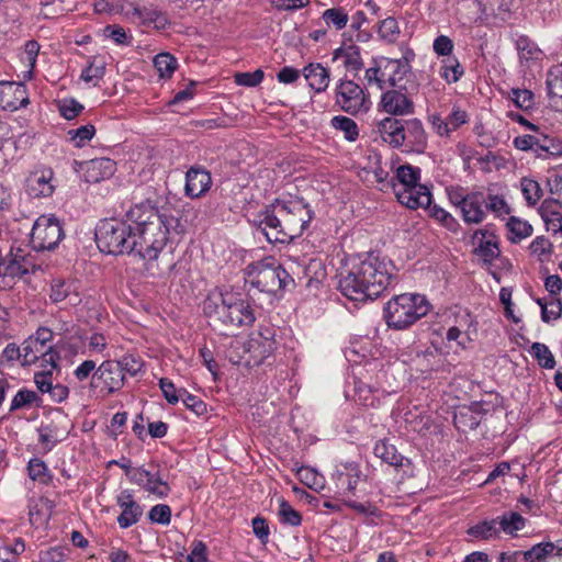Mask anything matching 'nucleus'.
<instances>
[{"mask_svg": "<svg viewBox=\"0 0 562 562\" xmlns=\"http://www.w3.org/2000/svg\"><path fill=\"white\" fill-rule=\"evenodd\" d=\"M211 186V173L202 166H192L186 172V196L190 199H200L209 192Z\"/></svg>", "mask_w": 562, "mask_h": 562, "instance_id": "obj_17", "label": "nucleus"}, {"mask_svg": "<svg viewBox=\"0 0 562 562\" xmlns=\"http://www.w3.org/2000/svg\"><path fill=\"white\" fill-rule=\"evenodd\" d=\"M180 400L187 408L192 411L198 416H202L207 412L206 404L198 396L190 394L186 389H179Z\"/></svg>", "mask_w": 562, "mask_h": 562, "instance_id": "obj_53", "label": "nucleus"}, {"mask_svg": "<svg viewBox=\"0 0 562 562\" xmlns=\"http://www.w3.org/2000/svg\"><path fill=\"white\" fill-rule=\"evenodd\" d=\"M125 384V375L121 373L115 360L103 361L94 371L91 379V387H100L106 395L116 393Z\"/></svg>", "mask_w": 562, "mask_h": 562, "instance_id": "obj_12", "label": "nucleus"}, {"mask_svg": "<svg viewBox=\"0 0 562 562\" xmlns=\"http://www.w3.org/2000/svg\"><path fill=\"white\" fill-rule=\"evenodd\" d=\"M126 217L134 224V255L147 261V270L151 276H158L154 271V261L158 259L171 235L183 233L179 217L169 206L157 207L149 200L132 206Z\"/></svg>", "mask_w": 562, "mask_h": 562, "instance_id": "obj_1", "label": "nucleus"}, {"mask_svg": "<svg viewBox=\"0 0 562 562\" xmlns=\"http://www.w3.org/2000/svg\"><path fill=\"white\" fill-rule=\"evenodd\" d=\"M415 85L411 81L409 87L391 88L381 95L380 106L387 114L393 116H403L414 113V101L412 99L411 89Z\"/></svg>", "mask_w": 562, "mask_h": 562, "instance_id": "obj_10", "label": "nucleus"}, {"mask_svg": "<svg viewBox=\"0 0 562 562\" xmlns=\"http://www.w3.org/2000/svg\"><path fill=\"white\" fill-rule=\"evenodd\" d=\"M265 74L261 69H256L252 72H236L234 80L238 86L254 88L263 80Z\"/></svg>", "mask_w": 562, "mask_h": 562, "instance_id": "obj_57", "label": "nucleus"}, {"mask_svg": "<svg viewBox=\"0 0 562 562\" xmlns=\"http://www.w3.org/2000/svg\"><path fill=\"white\" fill-rule=\"evenodd\" d=\"M54 172L50 168H41L32 171L25 181V191L31 198H46L53 194L52 183Z\"/></svg>", "mask_w": 562, "mask_h": 562, "instance_id": "obj_20", "label": "nucleus"}, {"mask_svg": "<svg viewBox=\"0 0 562 562\" xmlns=\"http://www.w3.org/2000/svg\"><path fill=\"white\" fill-rule=\"evenodd\" d=\"M154 66L161 78H170L177 68V59L169 53H160L155 56Z\"/></svg>", "mask_w": 562, "mask_h": 562, "instance_id": "obj_44", "label": "nucleus"}, {"mask_svg": "<svg viewBox=\"0 0 562 562\" xmlns=\"http://www.w3.org/2000/svg\"><path fill=\"white\" fill-rule=\"evenodd\" d=\"M364 79L368 86H375L384 90V71L382 70V57L373 58L371 66L366 69Z\"/></svg>", "mask_w": 562, "mask_h": 562, "instance_id": "obj_42", "label": "nucleus"}, {"mask_svg": "<svg viewBox=\"0 0 562 562\" xmlns=\"http://www.w3.org/2000/svg\"><path fill=\"white\" fill-rule=\"evenodd\" d=\"M203 310L210 325L224 334L226 328L249 326L256 319L250 303L236 293L222 294L220 304L206 300Z\"/></svg>", "mask_w": 562, "mask_h": 562, "instance_id": "obj_5", "label": "nucleus"}, {"mask_svg": "<svg viewBox=\"0 0 562 562\" xmlns=\"http://www.w3.org/2000/svg\"><path fill=\"white\" fill-rule=\"evenodd\" d=\"M499 528L497 527L496 518L491 520H483L468 529V535L479 540H488L497 537Z\"/></svg>", "mask_w": 562, "mask_h": 562, "instance_id": "obj_34", "label": "nucleus"}, {"mask_svg": "<svg viewBox=\"0 0 562 562\" xmlns=\"http://www.w3.org/2000/svg\"><path fill=\"white\" fill-rule=\"evenodd\" d=\"M95 134V127L92 124L82 125L78 128L69 130L67 135L76 147H83Z\"/></svg>", "mask_w": 562, "mask_h": 562, "instance_id": "obj_49", "label": "nucleus"}, {"mask_svg": "<svg viewBox=\"0 0 562 562\" xmlns=\"http://www.w3.org/2000/svg\"><path fill=\"white\" fill-rule=\"evenodd\" d=\"M303 75L315 92L325 91L329 85V70L319 63L304 67Z\"/></svg>", "mask_w": 562, "mask_h": 562, "instance_id": "obj_28", "label": "nucleus"}, {"mask_svg": "<svg viewBox=\"0 0 562 562\" xmlns=\"http://www.w3.org/2000/svg\"><path fill=\"white\" fill-rule=\"evenodd\" d=\"M258 228L269 243H286L308 227L313 212L302 199L276 200L258 214Z\"/></svg>", "mask_w": 562, "mask_h": 562, "instance_id": "obj_3", "label": "nucleus"}, {"mask_svg": "<svg viewBox=\"0 0 562 562\" xmlns=\"http://www.w3.org/2000/svg\"><path fill=\"white\" fill-rule=\"evenodd\" d=\"M529 249L532 255L537 256L539 260L542 261L543 256L551 255L552 244L547 237L538 236L531 241Z\"/></svg>", "mask_w": 562, "mask_h": 562, "instance_id": "obj_61", "label": "nucleus"}, {"mask_svg": "<svg viewBox=\"0 0 562 562\" xmlns=\"http://www.w3.org/2000/svg\"><path fill=\"white\" fill-rule=\"evenodd\" d=\"M547 87L551 97L562 99V63L550 69L547 77Z\"/></svg>", "mask_w": 562, "mask_h": 562, "instance_id": "obj_50", "label": "nucleus"}, {"mask_svg": "<svg viewBox=\"0 0 562 562\" xmlns=\"http://www.w3.org/2000/svg\"><path fill=\"white\" fill-rule=\"evenodd\" d=\"M393 191L401 204L413 210L418 207H427L431 201L429 189L420 183L411 186L405 189H397V186H393Z\"/></svg>", "mask_w": 562, "mask_h": 562, "instance_id": "obj_21", "label": "nucleus"}, {"mask_svg": "<svg viewBox=\"0 0 562 562\" xmlns=\"http://www.w3.org/2000/svg\"><path fill=\"white\" fill-rule=\"evenodd\" d=\"M128 7L130 9L124 12L125 15L131 19H137L139 23L145 26H153L156 30H165L169 24L166 12L153 4L139 7L131 3Z\"/></svg>", "mask_w": 562, "mask_h": 562, "instance_id": "obj_18", "label": "nucleus"}, {"mask_svg": "<svg viewBox=\"0 0 562 562\" xmlns=\"http://www.w3.org/2000/svg\"><path fill=\"white\" fill-rule=\"evenodd\" d=\"M374 454L385 463L395 468L404 464L405 458L397 452L394 445L387 440H379L374 446Z\"/></svg>", "mask_w": 562, "mask_h": 562, "instance_id": "obj_29", "label": "nucleus"}, {"mask_svg": "<svg viewBox=\"0 0 562 562\" xmlns=\"http://www.w3.org/2000/svg\"><path fill=\"white\" fill-rule=\"evenodd\" d=\"M0 267L4 281H7L8 278L13 279L15 277L23 276V266L20 263L18 252L10 254L4 259H2L0 261Z\"/></svg>", "mask_w": 562, "mask_h": 562, "instance_id": "obj_46", "label": "nucleus"}, {"mask_svg": "<svg viewBox=\"0 0 562 562\" xmlns=\"http://www.w3.org/2000/svg\"><path fill=\"white\" fill-rule=\"evenodd\" d=\"M38 400L40 397L36 392L27 389H21L13 396L9 411L13 413L22 408H29Z\"/></svg>", "mask_w": 562, "mask_h": 562, "instance_id": "obj_43", "label": "nucleus"}, {"mask_svg": "<svg viewBox=\"0 0 562 562\" xmlns=\"http://www.w3.org/2000/svg\"><path fill=\"white\" fill-rule=\"evenodd\" d=\"M22 349H23V361H22L23 367L32 366L35 362H37L45 351V347H43L42 345L36 342V340H34L31 337H27L22 342Z\"/></svg>", "mask_w": 562, "mask_h": 562, "instance_id": "obj_39", "label": "nucleus"}, {"mask_svg": "<svg viewBox=\"0 0 562 562\" xmlns=\"http://www.w3.org/2000/svg\"><path fill=\"white\" fill-rule=\"evenodd\" d=\"M525 562H562V539L557 543L539 542L524 553Z\"/></svg>", "mask_w": 562, "mask_h": 562, "instance_id": "obj_23", "label": "nucleus"}, {"mask_svg": "<svg viewBox=\"0 0 562 562\" xmlns=\"http://www.w3.org/2000/svg\"><path fill=\"white\" fill-rule=\"evenodd\" d=\"M322 20L326 26L334 27L339 31L347 25L349 16L344 8L337 7L325 10L322 14Z\"/></svg>", "mask_w": 562, "mask_h": 562, "instance_id": "obj_36", "label": "nucleus"}, {"mask_svg": "<svg viewBox=\"0 0 562 562\" xmlns=\"http://www.w3.org/2000/svg\"><path fill=\"white\" fill-rule=\"evenodd\" d=\"M331 126L338 131H341L345 135V138L349 142L356 140L359 135L357 123L347 116L338 115L333 117Z\"/></svg>", "mask_w": 562, "mask_h": 562, "instance_id": "obj_45", "label": "nucleus"}, {"mask_svg": "<svg viewBox=\"0 0 562 562\" xmlns=\"http://www.w3.org/2000/svg\"><path fill=\"white\" fill-rule=\"evenodd\" d=\"M95 241L109 255L134 254L133 227L115 218L103 220L97 227Z\"/></svg>", "mask_w": 562, "mask_h": 562, "instance_id": "obj_8", "label": "nucleus"}, {"mask_svg": "<svg viewBox=\"0 0 562 562\" xmlns=\"http://www.w3.org/2000/svg\"><path fill=\"white\" fill-rule=\"evenodd\" d=\"M116 503L121 507L122 513L117 517V524L121 528L126 529L138 522L143 515L142 506L134 499V495L130 490L122 491Z\"/></svg>", "mask_w": 562, "mask_h": 562, "instance_id": "obj_22", "label": "nucleus"}, {"mask_svg": "<svg viewBox=\"0 0 562 562\" xmlns=\"http://www.w3.org/2000/svg\"><path fill=\"white\" fill-rule=\"evenodd\" d=\"M115 362L119 364L120 371L124 375L128 374L131 376H135L143 369L142 359L137 358L133 355H125L120 360H117Z\"/></svg>", "mask_w": 562, "mask_h": 562, "instance_id": "obj_51", "label": "nucleus"}, {"mask_svg": "<svg viewBox=\"0 0 562 562\" xmlns=\"http://www.w3.org/2000/svg\"><path fill=\"white\" fill-rule=\"evenodd\" d=\"M27 471L33 481L44 485L50 484L53 476L43 460L38 458L31 459L27 464Z\"/></svg>", "mask_w": 562, "mask_h": 562, "instance_id": "obj_37", "label": "nucleus"}, {"mask_svg": "<svg viewBox=\"0 0 562 562\" xmlns=\"http://www.w3.org/2000/svg\"><path fill=\"white\" fill-rule=\"evenodd\" d=\"M71 284L64 280H54L50 288V300L61 302L70 295Z\"/></svg>", "mask_w": 562, "mask_h": 562, "instance_id": "obj_62", "label": "nucleus"}, {"mask_svg": "<svg viewBox=\"0 0 562 562\" xmlns=\"http://www.w3.org/2000/svg\"><path fill=\"white\" fill-rule=\"evenodd\" d=\"M336 485L341 491L353 492L359 482V472L351 469L349 472H338Z\"/></svg>", "mask_w": 562, "mask_h": 562, "instance_id": "obj_54", "label": "nucleus"}, {"mask_svg": "<svg viewBox=\"0 0 562 562\" xmlns=\"http://www.w3.org/2000/svg\"><path fill=\"white\" fill-rule=\"evenodd\" d=\"M70 553V549L66 546H57L48 548L40 552L41 562H65Z\"/></svg>", "mask_w": 562, "mask_h": 562, "instance_id": "obj_52", "label": "nucleus"}, {"mask_svg": "<svg viewBox=\"0 0 562 562\" xmlns=\"http://www.w3.org/2000/svg\"><path fill=\"white\" fill-rule=\"evenodd\" d=\"M474 254L491 265L501 254L496 235L487 228L477 229L472 236Z\"/></svg>", "mask_w": 562, "mask_h": 562, "instance_id": "obj_19", "label": "nucleus"}, {"mask_svg": "<svg viewBox=\"0 0 562 562\" xmlns=\"http://www.w3.org/2000/svg\"><path fill=\"white\" fill-rule=\"evenodd\" d=\"M507 228L509 231L508 239L512 243H518L532 234V226L527 221L515 216L509 217Z\"/></svg>", "mask_w": 562, "mask_h": 562, "instance_id": "obj_35", "label": "nucleus"}, {"mask_svg": "<svg viewBox=\"0 0 562 562\" xmlns=\"http://www.w3.org/2000/svg\"><path fill=\"white\" fill-rule=\"evenodd\" d=\"M24 550L25 544L21 538H16L13 544L0 542V562H18Z\"/></svg>", "mask_w": 562, "mask_h": 562, "instance_id": "obj_47", "label": "nucleus"}, {"mask_svg": "<svg viewBox=\"0 0 562 562\" xmlns=\"http://www.w3.org/2000/svg\"><path fill=\"white\" fill-rule=\"evenodd\" d=\"M520 187L527 205L535 206L542 198V189L536 180L525 177L520 180Z\"/></svg>", "mask_w": 562, "mask_h": 562, "instance_id": "obj_41", "label": "nucleus"}, {"mask_svg": "<svg viewBox=\"0 0 562 562\" xmlns=\"http://www.w3.org/2000/svg\"><path fill=\"white\" fill-rule=\"evenodd\" d=\"M562 314V303L559 299H552L549 306H542L541 319L549 323L552 319H558Z\"/></svg>", "mask_w": 562, "mask_h": 562, "instance_id": "obj_64", "label": "nucleus"}, {"mask_svg": "<svg viewBox=\"0 0 562 562\" xmlns=\"http://www.w3.org/2000/svg\"><path fill=\"white\" fill-rule=\"evenodd\" d=\"M430 304L424 295L404 293L391 299L384 307V318L389 327L402 330L426 316Z\"/></svg>", "mask_w": 562, "mask_h": 562, "instance_id": "obj_6", "label": "nucleus"}, {"mask_svg": "<svg viewBox=\"0 0 562 562\" xmlns=\"http://www.w3.org/2000/svg\"><path fill=\"white\" fill-rule=\"evenodd\" d=\"M64 238V229L55 217L41 216L31 232V244L37 251L54 250Z\"/></svg>", "mask_w": 562, "mask_h": 562, "instance_id": "obj_9", "label": "nucleus"}, {"mask_svg": "<svg viewBox=\"0 0 562 562\" xmlns=\"http://www.w3.org/2000/svg\"><path fill=\"white\" fill-rule=\"evenodd\" d=\"M486 199L483 192H470V198L460 209L462 220L467 224H481L486 218L485 204Z\"/></svg>", "mask_w": 562, "mask_h": 562, "instance_id": "obj_25", "label": "nucleus"}, {"mask_svg": "<svg viewBox=\"0 0 562 562\" xmlns=\"http://www.w3.org/2000/svg\"><path fill=\"white\" fill-rule=\"evenodd\" d=\"M336 104L350 114H357L361 111L368 110L367 99L363 89L352 80H344L337 85L336 89Z\"/></svg>", "mask_w": 562, "mask_h": 562, "instance_id": "obj_11", "label": "nucleus"}, {"mask_svg": "<svg viewBox=\"0 0 562 562\" xmlns=\"http://www.w3.org/2000/svg\"><path fill=\"white\" fill-rule=\"evenodd\" d=\"M276 349L274 330L266 327L250 335L245 350L249 353L248 363L261 364Z\"/></svg>", "mask_w": 562, "mask_h": 562, "instance_id": "obj_13", "label": "nucleus"}, {"mask_svg": "<svg viewBox=\"0 0 562 562\" xmlns=\"http://www.w3.org/2000/svg\"><path fill=\"white\" fill-rule=\"evenodd\" d=\"M148 518L151 522L167 526L171 521V508L166 504L155 505L149 510Z\"/></svg>", "mask_w": 562, "mask_h": 562, "instance_id": "obj_58", "label": "nucleus"}, {"mask_svg": "<svg viewBox=\"0 0 562 562\" xmlns=\"http://www.w3.org/2000/svg\"><path fill=\"white\" fill-rule=\"evenodd\" d=\"M510 99L517 108L522 110L531 109L533 105V93L527 89H513Z\"/></svg>", "mask_w": 562, "mask_h": 562, "instance_id": "obj_60", "label": "nucleus"}, {"mask_svg": "<svg viewBox=\"0 0 562 562\" xmlns=\"http://www.w3.org/2000/svg\"><path fill=\"white\" fill-rule=\"evenodd\" d=\"M127 476L132 483L139 485L158 498H166L170 493V486L162 480L158 471L134 468V470L127 472Z\"/></svg>", "mask_w": 562, "mask_h": 562, "instance_id": "obj_14", "label": "nucleus"}, {"mask_svg": "<svg viewBox=\"0 0 562 562\" xmlns=\"http://www.w3.org/2000/svg\"><path fill=\"white\" fill-rule=\"evenodd\" d=\"M485 199V211H491L498 216L503 214H509L510 207L503 196L497 194H488Z\"/></svg>", "mask_w": 562, "mask_h": 562, "instance_id": "obj_59", "label": "nucleus"}, {"mask_svg": "<svg viewBox=\"0 0 562 562\" xmlns=\"http://www.w3.org/2000/svg\"><path fill=\"white\" fill-rule=\"evenodd\" d=\"M376 32L381 41L394 44L400 37L401 29L394 16H387L378 23Z\"/></svg>", "mask_w": 562, "mask_h": 562, "instance_id": "obj_31", "label": "nucleus"}, {"mask_svg": "<svg viewBox=\"0 0 562 562\" xmlns=\"http://www.w3.org/2000/svg\"><path fill=\"white\" fill-rule=\"evenodd\" d=\"M29 104L26 86L22 82H0V108L5 111H15Z\"/></svg>", "mask_w": 562, "mask_h": 562, "instance_id": "obj_16", "label": "nucleus"}, {"mask_svg": "<svg viewBox=\"0 0 562 562\" xmlns=\"http://www.w3.org/2000/svg\"><path fill=\"white\" fill-rule=\"evenodd\" d=\"M539 213L548 231L562 235V204L559 200L546 199L539 207Z\"/></svg>", "mask_w": 562, "mask_h": 562, "instance_id": "obj_26", "label": "nucleus"}, {"mask_svg": "<svg viewBox=\"0 0 562 562\" xmlns=\"http://www.w3.org/2000/svg\"><path fill=\"white\" fill-rule=\"evenodd\" d=\"M40 52V44L36 41H27L24 45L23 52L20 54L21 61L25 65L23 78L31 80L33 78V70L36 65V58Z\"/></svg>", "mask_w": 562, "mask_h": 562, "instance_id": "obj_32", "label": "nucleus"}, {"mask_svg": "<svg viewBox=\"0 0 562 562\" xmlns=\"http://www.w3.org/2000/svg\"><path fill=\"white\" fill-rule=\"evenodd\" d=\"M279 516L283 524L291 526H299L302 522V517L288 502L280 499Z\"/></svg>", "mask_w": 562, "mask_h": 562, "instance_id": "obj_56", "label": "nucleus"}, {"mask_svg": "<svg viewBox=\"0 0 562 562\" xmlns=\"http://www.w3.org/2000/svg\"><path fill=\"white\" fill-rule=\"evenodd\" d=\"M105 72V63L98 57H92L86 68L82 69L80 78L86 82H92L93 86L103 78Z\"/></svg>", "mask_w": 562, "mask_h": 562, "instance_id": "obj_38", "label": "nucleus"}, {"mask_svg": "<svg viewBox=\"0 0 562 562\" xmlns=\"http://www.w3.org/2000/svg\"><path fill=\"white\" fill-rule=\"evenodd\" d=\"M159 387L169 404H177L180 400V392L176 389L175 384L167 378L159 380Z\"/></svg>", "mask_w": 562, "mask_h": 562, "instance_id": "obj_63", "label": "nucleus"}, {"mask_svg": "<svg viewBox=\"0 0 562 562\" xmlns=\"http://www.w3.org/2000/svg\"><path fill=\"white\" fill-rule=\"evenodd\" d=\"M395 178L397 180V183L393 182L392 187L397 186V189L408 188L411 186L419 183L420 169L412 165L400 166L396 170Z\"/></svg>", "mask_w": 562, "mask_h": 562, "instance_id": "obj_33", "label": "nucleus"}, {"mask_svg": "<svg viewBox=\"0 0 562 562\" xmlns=\"http://www.w3.org/2000/svg\"><path fill=\"white\" fill-rule=\"evenodd\" d=\"M246 283L260 292L273 294L294 280L273 257L252 262L245 270Z\"/></svg>", "mask_w": 562, "mask_h": 562, "instance_id": "obj_7", "label": "nucleus"}, {"mask_svg": "<svg viewBox=\"0 0 562 562\" xmlns=\"http://www.w3.org/2000/svg\"><path fill=\"white\" fill-rule=\"evenodd\" d=\"M496 522L499 531L502 530L507 535L515 536L517 531L525 527L526 519L519 513L509 512L497 517Z\"/></svg>", "mask_w": 562, "mask_h": 562, "instance_id": "obj_30", "label": "nucleus"}, {"mask_svg": "<svg viewBox=\"0 0 562 562\" xmlns=\"http://www.w3.org/2000/svg\"><path fill=\"white\" fill-rule=\"evenodd\" d=\"M463 75V68L456 57H448L443 60V65L440 70V76L447 80V82H457Z\"/></svg>", "mask_w": 562, "mask_h": 562, "instance_id": "obj_48", "label": "nucleus"}, {"mask_svg": "<svg viewBox=\"0 0 562 562\" xmlns=\"http://www.w3.org/2000/svg\"><path fill=\"white\" fill-rule=\"evenodd\" d=\"M382 70L384 71V90L390 88L409 87L411 66L406 57L393 59L382 57Z\"/></svg>", "mask_w": 562, "mask_h": 562, "instance_id": "obj_15", "label": "nucleus"}, {"mask_svg": "<svg viewBox=\"0 0 562 562\" xmlns=\"http://www.w3.org/2000/svg\"><path fill=\"white\" fill-rule=\"evenodd\" d=\"M378 133L383 142L404 153L423 154L428 145V136L418 119L398 120L385 117L378 123Z\"/></svg>", "mask_w": 562, "mask_h": 562, "instance_id": "obj_4", "label": "nucleus"}, {"mask_svg": "<svg viewBox=\"0 0 562 562\" xmlns=\"http://www.w3.org/2000/svg\"><path fill=\"white\" fill-rule=\"evenodd\" d=\"M531 356L543 369H553L557 364L555 359L549 347L542 342H533L530 347Z\"/></svg>", "mask_w": 562, "mask_h": 562, "instance_id": "obj_40", "label": "nucleus"}, {"mask_svg": "<svg viewBox=\"0 0 562 562\" xmlns=\"http://www.w3.org/2000/svg\"><path fill=\"white\" fill-rule=\"evenodd\" d=\"M334 59H339L348 71L357 72L363 67L360 47L355 44L342 45L334 52Z\"/></svg>", "mask_w": 562, "mask_h": 562, "instance_id": "obj_27", "label": "nucleus"}, {"mask_svg": "<svg viewBox=\"0 0 562 562\" xmlns=\"http://www.w3.org/2000/svg\"><path fill=\"white\" fill-rule=\"evenodd\" d=\"M87 182L98 183L115 172V162L110 158H95L80 164Z\"/></svg>", "mask_w": 562, "mask_h": 562, "instance_id": "obj_24", "label": "nucleus"}, {"mask_svg": "<svg viewBox=\"0 0 562 562\" xmlns=\"http://www.w3.org/2000/svg\"><path fill=\"white\" fill-rule=\"evenodd\" d=\"M394 269L390 260L369 252L363 258L352 261L347 273L341 276L338 288L349 300H373L391 285Z\"/></svg>", "mask_w": 562, "mask_h": 562, "instance_id": "obj_2", "label": "nucleus"}, {"mask_svg": "<svg viewBox=\"0 0 562 562\" xmlns=\"http://www.w3.org/2000/svg\"><path fill=\"white\" fill-rule=\"evenodd\" d=\"M473 319L469 313H464L461 315L460 321L457 326H452L447 331V339L449 341H457L460 336L464 333L468 336L470 335V328L472 326Z\"/></svg>", "mask_w": 562, "mask_h": 562, "instance_id": "obj_55", "label": "nucleus"}]
</instances>
